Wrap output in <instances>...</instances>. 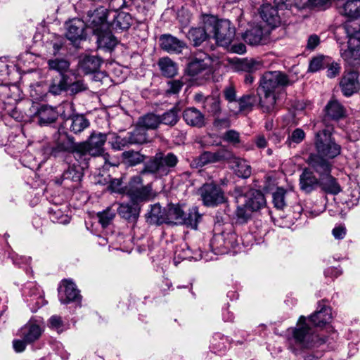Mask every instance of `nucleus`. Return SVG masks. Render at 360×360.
<instances>
[{
	"label": "nucleus",
	"mask_w": 360,
	"mask_h": 360,
	"mask_svg": "<svg viewBox=\"0 0 360 360\" xmlns=\"http://www.w3.org/2000/svg\"><path fill=\"white\" fill-rule=\"evenodd\" d=\"M108 12L101 7L93 12L88 13L86 27L96 37L98 47L111 50L115 47L117 40L112 34V30L123 31L130 27L132 23L131 16L125 12H120L114 17L113 21H107Z\"/></svg>",
	"instance_id": "f257e3e1"
},
{
	"label": "nucleus",
	"mask_w": 360,
	"mask_h": 360,
	"mask_svg": "<svg viewBox=\"0 0 360 360\" xmlns=\"http://www.w3.org/2000/svg\"><path fill=\"white\" fill-rule=\"evenodd\" d=\"M290 84L288 77L280 71H269L260 79L258 96L259 105L264 112L274 110L276 101V92Z\"/></svg>",
	"instance_id": "f03ea898"
},
{
	"label": "nucleus",
	"mask_w": 360,
	"mask_h": 360,
	"mask_svg": "<svg viewBox=\"0 0 360 360\" xmlns=\"http://www.w3.org/2000/svg\"><path fill=\"white\" fill-rule=\"evenodd\" d=\"M308 165L319 174V186L324 193L335 195L342 191L337 179L330 175L333 166L331 162L323 160L316 155H311Z\"/></svg>",
	"instance_id": "7ed1b4c3"
},
{
	"label": "nucleus",
	"mask_w": 360,
	"mask_h": 360,
	"mask_svg": "<svg viewBox=\"0 0 360 360\" xmlns=\"http://www.w3.org/2000/svg\"><path fill=\"white\" fill-rule=\"evenodd\" d=\"M314 146L316 153H311L309 155L306 160L307 164L311 155H316L323 160L331 162L330 160L339 155L341 151L340 146L335 143L328 129L316 134Z\"/></svg>",
	"instance_id": "20e7f679"
},
{
	"label": "nucleus",
	"mask_w": 360,
	"mask_h": 360,
	"mask_svg": "<svg viewBox=\"0 0 360 360\" xmlns=\"http://www.w3.org/2000/svg\"><path fill=\"white\" fill-rule=\"evenodd\" d=\"M291 0H274V5L263 4L260 8V16L270 27L274 28L285 22L284 18L291 13Z\"/></svg>",
	"instance_id": "39448f33"
},
{
	"label": "nucleus",
	"mask_w": 360,
	"mask_h": 360,
	"mask_svg": "<svg viewBox=\"0 0 360 360\" xmlns=\"http://www.w3.org/2000/svg\"><path fill=\"white\" fill-rule=\"evenodd\" d=\"M206 27L221 46L229 47L235 37V27L228 20H219L214 17H210L206 20Z\"/></svg>",
	"instance_id": "423d86ee"
},
{
	"label": "nucleus",
	"mask_w": 360,
	"mask_h": 360,
	"mask_svg": "<svg viewBox=\"0 0 360 360\" xmlns=\"http://www.w3.org/2000/svg\"><path fill=\"white\" fill-rule=\"evenodd\" d=\"M179 159L173 153H158L148 162L141 174H153L160 177L168 175L176 166Z\"/></svg>",
	"instance_id": "0eeeda50"
},
{
	"label": "nucleus",
	"mask_w": 360,
	"mask_h": 360,
	"mask_svg": "<svg viewBox=\"0 0 360 360\" xmlns=\"http://www.w3.org/2000/svg\"><path fill=\"white\" fill-rule=\"evenodd\" d=\"M293 338L300 347L311 349L323 344L324 338H319L314 330L306 321L304 316H300L296 328L293 330Z\"/></svg>",
	"instance_id": "6e6552de"
},
{
	"label": "nucleus",
	"mask_w": 360,
	"mask_h": 360,
	"mask_svg": "<svg viewBox=\"0 0 360 360\" xmlns=\"http://www.w3.org/2000/svg\"><path fill=\"white\" fill-rule=\"evenodd\" d=\"M106 141L107 134L94 131L86 141L76 144V153L93 157L105 155L104 145Z\"/></svg>",
	"instance_id": "1a4fd4ad"
},
{
	"label": "nucleus",
	"mask_w": 360,
	"mask_h": 360,
	"mask_svg": "<svg viewBox=\"0 0 360 360\" xmlns=\"http://www.w3.org/2000/svg\"><path fill=\"white\" fill-rule=\"evenodd\" d=\"M211 59L204 52L197 53L188 63L187 74L193 78L209 79L212 75Z\"/></svg>",
	"instance_id": "9d476101"
},
{
	"label": "nucleus",
	"mask_w": 360,
	"mask_h": 360,
	"mask_svg": "<svg viewBox=\"0 0 360 360\" xmlns=\"http://www.w3.org/2000/svg\"><path fill=\"white\" fill-rule=\"evenodd\" d=\"M141 174L130 179L127 186V195L134 202L147 201L155 196L152 184L143 185V179Z\"/></svg>",
	"instance_id": "9b49d317"
},
{
	"label": "nucleus",
	"mask_w": 360,
	"mask_h": 360,
	"mask_svg": "<svg viewBox=\"0 0 360 360\" xmlns=\"http://www.w3.org/2000/svg\"><path fill=\"white\" fill-rule=\"evenodd\" d=\"M202 204L207 207H217L226 201L224 191L220 186L214 183H205L198 189Z\"/></svg>",
	"instance_id": "f8f14e48"
},
{
	"label": "nucleus",
	"mask_w": 360,
	"mask_h": 360,
	"mask_svg": "<svg viewBox=\"0 0 360 360\" xmlns=\"http://www.w3.org/2000/svg\"><path fill=\"white\" fill-rule=\"evenodd\" d=\"M340 87L344 96H351L360 90L359 74L354 70L345 71L340 81Z\"/></svg>",
	"instance_id": "ddd939ff"
},
{
	"label": "nucleus",
	"mask_w": 360,
	"mask_h": 360,
	"mask_svg": "<svg viewBox=\"0 0 360 360\" xmlns=\"http://www.w3.org/2000/svg\"><path fill=\"white\" fill-rule=\"evenodd\" d=\"M230 157H231V152L224 148H221L215 152L205 151L195 159L191 165L196 167H202L210 163L227 161Z\"/></svg>",
	"instance_id": "4468645a"
},
{
	"label": "nucleus",
	"mask_w": 360,
	"mask_h": 360,
	"mask_svg": "<svg viewBox=\"0 0 360 360\" xmlns=\"http://www.w3.org/2000/svg\"><path fill=\"white\" fill-rule=\"evenodd\" d=\"M236 200L237 203L244 202L245 206L250 207L253 212L259 210L266 204L262 193L255 189H251L245 195L237 197Z\"/></svg>",
	"instance_id": "2eb2a0df"
},
{
	"label": "nucleus",
	"mask_w": 360,
	"mask_h": 360,
	"mask_svg": "<svg viewBox=\"0 0 360 360\" xmlns=\"http://www.w3.org/2000/svg\"><path fill=\"white\" fill-rule=\"evenodd\" d=\"M269 32L260 26H255L247 30L243 39L248 44L256 46L266 44L269 42Z\"/></svg>",
	"instance_id": "dca6fc26"
},
{
	"label": "nucleus",
	"mask_w": 360,
	"mask_h": 360,
	"mask_svg": "<svg viewBox=\"0 0 360 360\" xmlns=\"http://www.w3.org/2000/svg\"><path fill=\"white\" fill-rule=\"evenodd\" d=\"M79 292L74 283L70 281L65 280L63 282V286L59 290V300L62 304H68L70 302L80 300Z\"/></svg>",
	"instance_id": "f3484780"
},
{
	"label": "nucleus",
	"mask_w": 360,
	"mask_h": 360,
	"mask_svg": "<svg viewBox=\"0 0 360 360\" xmlns=\"http://www.w3.org/2000/svg\"><path fill=\"white\" fill-rule=\"evenodd\" d=\"M162 49L168 53H179L186 47L184 41L169 34H162L160 37Z\"/></svg>",
	"instance_id": "a211bd4d"
},
{
	"label": "nucleus",
	"mask_w": 360,
	"mask_h": 360,
	"mask_svg": "<svg viewBox=\"0 0 360 360\" xmlns=\"http://www.w3.org/2000/svg\"><path fill=\"white\" fill-rule=\"evenodd\" d=\"M66 37L72 42H76L84 37L85 23L80 19H73L67 23Z\"/></svg>",
	"instance_id": "6ab92c4d"
},
{
	"label": "nucleus",
	"mask_w": 360,
	"mask_h": 360,
	"mask_svg": "<svg viewBox=\"0 0 360 360\" xmlns=\"http://www.w3.org/2000/svg\"><path fill=\"white\" fill-rule=\"evenodd\" d=\"M226 162L238 176L246 179L251 175V167L247 161L236 157L232 153L231 157Z\"/></svg>",
	"instance_id": "aec40b11"
},
{
	"label": "nucleus",
	"mask_w": 360,
	"mask_h": 360,
	"mask_svg": "<svg viewBox=\"0 0 360 360\" xmlns=\"http://www.w3.org/2000/svg\"><path fill=\"white\" fill-rule=\"evenodd\" d=\"M332 319L331 309L321 304L317 310L309 317V321L316 327H323Z\"/></svg>",
	"instance_id": "412c9836"
},
{
	"label": "nucleus",
	"mask_w": 360,
	"mask_h": 360,
	"mask_svg": "<svg viewBox=\"0 0 360 360\" xmlns=\"http://www.w3.org/2000/svg\"><path fill=\"white\" fill-rule=\"evenodd\" d=\"M101 59L96 56H82L79 61V68L86 75L96 72L100 68Z\"/></svg>",
	"instance_id": "4be33fe9"
},
{
	"label": "nucleus",
	"mask_w": 360,
	"mask_h": 360,
	"mask_svg": "<svg viewBox=\"0 0 360 360\" xmlns=\"http://www.w3.org/2000/svg\"><path fill=\"white\" fill-rule=\"evenodd\" d=\"M186 221V214L178 205H169L166 208L165 223L184 224Z\"/></svg>",
	"instance_id": "5701e85b"
},
{
	"label": "nucleus",
	"mask_w": 360,
	"mask_h": 360,
	"mask_svg": "<svg viewBox=\"0 0 360 360\" xmlns=\"http://www.w3.org/2000/svg\"><path fill=\"white\" fill-rule=\"evenodd\" d=\"M183 118L187 124L192 127L200 128L205 124L203 114L195 108L186 109L183 113Z\"/></svg>",
	"instance_id": "b1692460"
},
{
	"label": "nucleus",
	"mask_w": 360,
	"mask_h": 360,
	"mask_svg": "<svg viewBox=\"0 0 360 360\" xmlns=\"http://www.w3.org/2000/svg\"><path fill=\"white\" fill-rule=\"evenodd\" d=\"M42 333L41 326L34 322H29L20 330V335L27 343H31L39 338Z\"/></svg>",
	"instance_id": "393cba45"
},
{
	"label": "nucleus",
	"mask_w": 360,
	"mask_h": 360,
	"mask_svg": "<svg viewBox=\"0 0 360 360\" xmlns=\"http://www.w3.org/2000/svg\"><path fill=\"white\" fill-rule=\"evenodd\" d=\"M340 54L344 60L350 66L356 67L360 65V46L350 45L345 50H340Z\"/></svg>",
	"instance_id": "a878e982"
},
{
	"label": "nucleus",
	"mask_w": 360,
	"mask_h": 360,
	"mask_svg": "<svg viewBox=\"0 0 360 360\" xmlns=\"http://www.w3.org/2000/svg\"><path fill=\"white\" fill-rule=\"evenodd\" d=\"M326 116L332 120H340L345 115L344 106L335 98L330 99L324 108Z\"/></svg>",
	"instance_id": "bb28decb"
},
{
	"label": "nucleus",
	"mask_w": 360,
	"mask_h": 360,
	"mask_svg": "<svg viewBox=\"0 0 360 360\" xmlns=\"http://www.w3.org/2000/svg\"><path fill=\"white\" fill-rule=\"evenodd\" d=\"M339 13L351 19L360 17V0H347L342 6L338 5Z\"/></svg>",
	"instance_id": "cd10ccee"
},
{
	"label": "nucleus",
	"mask_w": 360,
	"mask_h": 360,
	"mask_svg": "<svg viewBox=\"0 0 360 360\" xmlns=\"http://www.w3.org/2000/svg\"><path fill=\"white\" fill-rule=\"evenodd\" d=\"M319 186V179H317L312 172L308 169H304L300 176V188L309 193L312 191L317 186Z\"/></svg>",
	"instance_id": "c85d7f7f"
},
{
	"label": "nucleus",
	"mask_w": 360,
	"mask_h": 360,
	"mask_svg": "<svg viewBox=\"0 0 360 360\" xmlns=\"http://www.w3.org/2000/svg\"><path fill=\"white\" fill-rule=\"evenodd\" d=\"M37 114L40 125L53 123L58 117V112H56V110L49 105H41L38 109Z\"/></svg>",
	"instance_id": "c756f323"
},
{
	"label": "nucleus",
	"mask_w": 360,
	"mask_h": 360,
	"mask_svg": "<svg viewBox=\"0 0 360 360\" xmlns=\"http://www.w3.org/2000/svg\"><path fill=\"white\" fill-rule=\"evenodd\" d=\"M257 102V98L254 94L244 95L237 101V105L231 107V112L238 114L242 112H249Z\"/></svg>",
	"instance_id": "7c9ffc66"
},
{
	"label": "nucleus",
	"mask_w": 360,
	"mask_h": 360,
	"mask_svg": "<svg viewBox=\"0 0 360 360\" xmlns=\"http://www.w3.org/2000/svg\"><path fill=\"white\" fill-rule=\"evenodd\" d=\"M166 208L162 210L159 204L150 207V210L146 214L147 221L150 224H161L165 223Z\"/></svg>",
	"instance_id": "2f4dec72"
},
{
	"label": "nucleus",
	"mask_w": 360,
	"mask_h": 360,
	"mask_svg": "<svg viewBox=\"0 0 360 360\" xmlns=\"http://www.w3.org/2000/svg\"><path fill=\"white\" fill-rule=\"evenodd\" d=\"M158 65L161 73L166 77H172L177 75L178 68L176 63L168 57L162 58L159 60Z\"/></svg>",
	"instance_id": "473e14b6"
},
{
	"label": "nucleus",
	"mask_w": 360,
	"mask_h": 360,
	"mask_svg": "<svg viewBox=\"0 0 360 360\" xmlns=\"http://www.w3.org/2000/svg\"><path fill=\"white\" fill-rule=\"evenodd\" d=\"M209 36L210 32L206 27V21L204 27L191 28L187 34L188 39L193 41L195 46L200 45Z\"/></svg>",
	"instance_id": "72a5a7b5"
},
{
	"label": "nucleus",
	"mask_w": 360,
	"mask_h": 360,
	"mask_svg": "<svg viewBox=\"0 0 360 360\" xmlns=\"http://www.w3.org/2000/svg\"><path fill=\"white\" fill-rule=\"evenodd\" d=\"M82 177V173L79 167L75 165L69 166L68 168L64 171L60 179H57L56 182L58 184H62L65 181H70L72 182H78Z\"/></svg>",
	"instance_id": "f704fd0d"
},
{
	"label": "nucleus",
	"mask_w": 360,
	"mask_h": 360,
	"mask_svg": "<svg viewBox=\"0 0 360 360\" xmlns=\"http://www.w3.org/2000/svg\"><path fill=\"white\" fill-rule=\"evenodd\" d=\"M137 124L145 130L155 129L160 125V116L153 113L145 115L139 119Z\"/></svg>",
	"instance_id": "c9c22d12"
},
{
	"label": "nucleus",
	"mask_w": 360,
	"mask_h": 360,
	"mask_svg": "<svg viewBox=\"0 0 360 360\" xmlns=\"http://www.w3.org/2000/svg\"><path fill=\"white\" fill-rule=\"evenodd\" d=\"M186 83V79L184 77L168 80L166 83V88L165 90V94L167 96L178 95Z\"/></svg>",
	"instance_id": "e433bc0d"
},
{
	"label": "nucleus",
	"mask_w": 360,
	"mask_h": 360,
	"mask_svg": "<svg viewBox=\"0 0 360 360\" xmlns=\"http://www.w3.org/2000/svg\"><path fill=\"white\" fill-rule=\"evenodd\" d=\"M68 77L65 75L53 79L49 86V92L53 95H59L66 91L68 86Z\"/></svg>",
	"instance_id": "4c0bfd02"
},
{
	"label": "nucleus",
	"mask_w": 360,
	"mask_h": 360,
	"mask_svg": "<svg viewBox=\"0 0 360 360\" xmlns=\"http://www.w3.org/2000/svg\"><path fill=\"white\" fill-rule=\"evenodd\" d=\"M117 210L122 218L129 221H135L139 214L138 208L129 204H120Z\"/></svg>",
	"instance_id": "58836bf2"
},
{
	"label": "nucleus",
	"mask_w": 360,
	"mask_h": 360,
	"mask_svg": "<svg viewBox=\"0 0 360 360\" xmlns=\"http://www.w3.org/2000/svg\"><path fill=\"white\" fill-rule=\"evenodd\" d=\"M179 110L177 108L174 107L164 112L161 116H160V124H163L170 127L174 126L179 120Z\"/></svg>",
	"instance_id": "ea45409f"
},
{
	"label": "nucleus",
	"mask_w": 360,
	"mask_h": 360,
	"mask_svg": "<svg viewBox=\"0 0 360 360\" xmlns=\"http://www.w3.org/2000/svg\"><path fill=\"white\" fill-rule=\"evenodd\" d=\"M130 145L131 144H143L148 141L146 131L138 124L136 127L129 134L128 136Z\"/></svg>",
	"instance_id": "a19ab883"
},
{
	"label": "nucleus",
	"mask_w": 360,
	"mask_h": 360,
	"mask_svg": "<svg viewBox=\"0 0 360 360\" xmlns=\"http://www.w3.org/2000/svg\"><path fill=\"white\" fill-rule=\"evenodd\" d=\"M211 245L218 249L221 253H226L229 251V243L226 240V233L215 235L211 241Z\"/></svg>",
	"instance_id": "79ce46f5"
},
{
	"label": "nucleus",
	"mask_w": 360,
	"mask_h": 360,
	"mask_svg": "<svg viewBox=\"0 0 360 360\" xmlns=\"http://www.w3.org/2000/svg\"><path fill=\"white\" fill-rule=\"evenodd\" d=\"M49 68L56 70L60 73V75H64L70 68V63L63 58H56L48 60Z\"/></svg>",
	"instance_id": "37998d69"
},
{
	"label": "nucleus",
	"mask_w": 360,
	"mask_h": 360,
	"mask_svg": "<svg viewBox=\"0 0 360 360\" xmlns=\"http://www.w3.org/2000/svg\"><path fill=\"white\" fill-rule=\"evenodd\" d=\"M260 63L253 59H243L238 61L236 65V68L239 71L251 73L259 68Z\"/></svg>",
	"instance_id": "c03bdc74"
},
{
	"label": "nucleus",
	"mask_w": 360,
	"mask_h": 360,
	"mask_svg": "<svg viewBox=\"0 0 360 360\" xmlns=\"http://www.w3.org/2000/svg\"><path fill=\"white\" fill-rule=\"evenodd\" d=\"M122 158L124 162L129 166L136 165L144 160L143 155L134 150L124 151L122 153Z\"/></svg>",
	"instance_id": "a18cd8bd"
},
{
	"label": "nucleus",
	"mask_w": 360,
	"mask_h": 360,
	"mask_svg": "<svg viewBox=\"0 0 360 360\" xmlns=\"http://www.w3.org/2000/svg\"><path fill=\"white\" fill-rule=\"evenodd\" d=\"M97 217L99 223L105 228L112 221L115 217V210L112 209V206L108 207L103 212H98Z\"/></svg>",
	"instance_id": "49530a36"
},
{
	"label": "nucleus",
	"mask_w": 360,
	"mask_h": 360,
	"mask_svg": "<svg viewBox=\"0 0 360 360\" xmlns=\"http://www.w3.org/2000/svg\"><path fill=\"white\" fill-rule=\"evenodd\" d=\"M70 130L74 133H79L89 126V121L83 116L75 115L72 118Z\"/></svg>",
	"instance_id": "de8ad7c7"
},
{
	"label": "nucleus",
	"mask_w": 360,
	"mask_h": 360,
	"mask_svg": "<svg viewBox=\"0 0 360 360\" xmlns=\"http://www.w3.org/2000/svg\"><path fill=\"white\" fill-rule=\"evenodd\" d=\"M56 112H58L64 120L71 119L75 115V107L72 102H63L58 107Z\"/></svg>",
	"instance_id": "09e8293b"
},
{
	"label": "nucleus",
	"mask_w": 360,
	"mask_h": 360,
	"mask_svg": "<svg viewBox=\"0 0 360 360\" xmlns=\"http://www.w3.org/2000/svg\"><path fill=\"white\" fill-rule=\"evenodd\" d=\"M236 215L240 223H245L250 218L253 212L250 207L245 206L244 202L238 203Z\"/></svg>",
	"instance_id": "8fccbe9b"
},
{
	"label": "nucleus",
	"mask_w": 360,
	"mask_h": 360,
	"mask_svg": "<svg viewBox=\"0 0 360 360\" xmlns=\"http://www.w3.org/2000/svg\"><path fill=\"white\" fill-rule=\"evenodd\" d=\"M76 144H73L70 141L60 142L56 147L52 148L51 154L54 157H57L60 152L76 153Z\"/></svg>",
	"instance_id": "3c124183"
},
{
	"label": "nucleus",
	"mask_w": 360,
	"mask_h": 360,
	"mask_svg": "<svg viewBox=\"0 0 360 360\" xmlns=\"http://www.w3.org/2000/svg\"><path fill=\"white\" fill-rule=\"evenodd\" d=\"M329 58L320 56L314 58L309 63V71L314 72H317L323 68H325L326 65H328Z\"/></svg>",
	"instance_id": "603ef678"
},
{
	"label": "nucleus",
	"mask_w": 360,
	"mask_h": 360,
	"mask_svg": "<svg viewBox=\"0 0 360 360\" xmlns=\"http://www.w3.org/2000/svg\"><path fill=\"white\" fill-rule=\"evenodd\" d=\"M285 193L286 191L283 188H278L273 193V202L274 207L278 210H283L286 205L285 200Z\"/></svg>",
	"instance_id": "864d4df0"
},
{
	"label": "nucleus",
	"mask_w": 360,
	"mask_h": 360,
	"mask_svg": "<svg viewBox=\"0 0 360 360\" xmlns=\"http://www.w3.org/2000/svg\"><path fill=\"white\" fill-rule=\"evenodd\" d=\"M224 96L229 103L228 107L230 110L231 107L234 108L237 105L236 91L233 85H229L224 89Z\"/></svg>",
	"instance_id": "5fc2aeb1"
},
{
	"label": "nucleus",
	"mask_w": 360,
	"mask_h": 360,
	"mask_svg": "<svg viewBox=\"0 0 360 360\" xmlns=\"http://www.w3.org/2000/svg\"><path fill=\"white\" fill-rule=\"evenodd\" d=\"M211 343L214 349L221 351L226 347L229 344V338L217 333L213 335Z\"/></svg>",
	"instance_id": "6e6d98bb"
},
{
	"label": "nucleus",
	"mask_w": 360,
	"mask_h": 360,
	"mask_svg": "<svg viewBox=\"0 0 360 360\" xmlns=\"http://www.w3.org/2000/svg\"><path fill=\"white\" fill-rule=\"evenodd\" d=\"M122 177L112 179L108 188L113 193H127V186H123Z\"/></svg>",
	"instance_id": "4d7b16f0"
},
{
	"label": "nucleus",
	"mask_w": 360,
	"mask_h": 360,
	"mask_svg": "<svg viewBox=\"0 0 360 360\" xmlns=\"http://www.w3.org/2000/svg\"><path fill=\"white\" fill-rule=\"evenodd\" d=\"M203 108L214 114L218 113L220 111L219 100L214 96H207L206 103Z\"/></svg>",
	"instance_id": "13d9d810"
},
{
	"label": "nucleus",
	"mask_w": 360,
	"mask_h": 360,
	"mask_svg": "<svg viewBox=\"0 0 360 360\" xmlns=\"http://www.w3.org/2000/svg\"><path fill=\"white\" fill-rule=\"evenodd\" d=\"M305 138V133L303 129L300 128H297L294 131H292L290 136H288L287 143L290 145L292 143H301Z\"/></svg>",
	"instance_id": "bf43d9fd"
},
{
	"label": "nucleus",
	"mask_w": 360,
	"mask_h": 360,
	"mask_svg": "<svg viewBox=\"0 0 360 360\" xmlns=\"http://www.w3.org/2000/svg\"><path fill=\"white\" fill-rule=\"evenodd\" d=\"M200 217L201 216L198 212V208L193 207L190 210L188 217H186V221L185 222H184V224H188L191 226L196 227Z\"/></svg>",
	"instance_id": "052dcab7"
},
{
	"label": "nucleus",
	"mask_w": 360,
	"mask_h": 360,
	"mask_svg": "<svg viewBox=\"0 0 360 360\" xmlns=\"http://www.w3.org/2000/svg\"><path fill=\"white\" fill-rule=\"evenodd\" d=\"M68 89L72 94H76L87 89V85L82 80H77L68 84Z\"/></svg>",
	"instance_id": "680f3d73"
},
{
	"label": "nucleus",
	"mask_w": 360,
	"mask_h": 360,
	"mask_svg": "<svg viewBox=\"0 0 360 360\" xmlns=\"http://www.w3.org/2000/svg\"><path fill=\"white\" fill-rule=\"evenodd\" d=\"M327 68L326 75L329 78H334L338 76L340 71V66L338 63L335 62H330V59L328 60V65L325 67Z\"/></svg>",
	"instance_id": "e2e57ef3"
},
{
	"label": "nucleus",
	"mask_w": 360,
	"mask_h": 360,
	"mask_svg": "<svg viewBox=\"0 0 360 360\" xmlns=\"http://www.w3.org/2000/svg\"><path fill=\"white\" fill-rule=\"evenodd\" d=\"M128 137L122 138L116 136L115 140L111 142L112 148L115 150H120L123 148L130 145Z\"/></svg>",
	"instance_id": "0e129e2a"
},
{
	"label": "nucleus",
	"mask_w": 360,
	"mask_h": 360,
	"mask_svg": "<svg viewBox=\"0 0 360 360\" xmlns=\"http://www.w3.org/2000/svg\"><path fill=\"white\" fill-rule=\"evenodd\" d=\"M49 326L58 332L62 330L63 324L61 318L58 316H52L49 319Z\"/></svg>",
	"instance_id": "69168bd1"
},
{
	"label": "nucleus",
	"mask_w": 360,
	"mask_h": 360,
	"mask_svg": "<svg viewBox=\"0 0 360 360\" xmlns=\"http://www.w3.org/2000/svg\"><path fill=\"white\" fill-rule=\"evenodd\" d=\"M224 139L233 143H237L240 141L239 134L234 130H229L224 134Z\"/></svg>",
	"instance_id": "338daca9"
},
{
	"label": "nucleus",
	"mask_w": 360,
	"mask_h": 360,
	"mask_svg": "<svg viewBox=\"0 0 360 360\" xmlns=\"http://www.w3.org/2000/svg\"><path fill=\"white\" fill-rule=\"evenodd\" d=\"M320 43V39L316 34L311 35L307 40V48L314 50Z\"/></svg>",
	"instance_id": "774afa93"
}]
</instances>
